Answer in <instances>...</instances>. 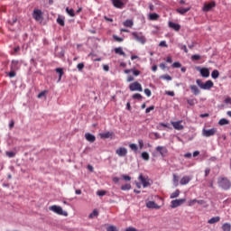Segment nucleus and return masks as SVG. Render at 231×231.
I'll return each mask as SVG.
<instances>
[{
  "instance_id": "obj_1",
  "label": "nucleus",
  "mask_w": 231,
  "mask_h": 231,
  "mask_svg": "<svg viewBox=\"0 0 231 231\" xmlns=\"http://www.w3.org/2000/svg\"><path fill=\"white\" fill-rule=\"evenodd\" d=\"M217 184L220 189H223V190H229V189H231L230 180L226 177H218Z\"/></svg>"
},
{
  "instance_id": "obj_2",
  "label": "nucleus",
  "mask_w": 231,
  "mask_h": 231,
  "mask_svg": "<svg viewBox=\"0 0 231 231\" xmlns=\"http://www.w3.org/2000/svg\"><path fill=\"white\" fill-rule=\"evenodd\" d=\"M196 84L197 86H199V88H200V89L207 90V89H212V88H214V82L212 80H208L205 83H203L201 79H197Z\"/></svg>"
},
{
  "instance_id": "obj_3",
  "label": "nucleus",
  "mask_w": 231,
  "mask_h": 231,
  "mask_svg": "<svg viewBox=\"0 0 231 231\" xmlns=\"http://www.w3.org/2000/svg\"><path fill=\"white\" fill-rule=\"evenodd\" d=\"M49 210L58 214L59 216H68V212L64 211L60 206L53 205L49 208Z\"/></svg>"
},
{
  "instance_id": "obj_4",
  "label": "nucleus",
  "mask_w": 231,
  "mask_h": 231,
  "mask_svg": "<svg viewBox=\"0 0 231 231\" xmlns=\"http://www.w3.org/2000/svg\"><path fill=\"white\" fill-rule=\"evenodd\" d=\"M132 35L134 39L141 44H145L147 42V38H145L142 32H132Z\"/></svg>"
},
{
  "instance_id": "obj_5",
  "label": "nucleus",
  "mask_w": 231,
  "mask_h": 231,
  "mask_svg": "<svg viewBox=\"0 0 231 231\" xmlns=\"http://www.w3.org/2000/svg\"><path fill=\"white\" fill-rule=\"evenodd\" d=\"M217 133V128H211V129H203L202 130V136L206 138H210V136H214Z\"/></svg>"
},
{
  "instance_id": "obj_6",
  "label": "nucleus",
  "mask_w": 231,
  "mask_h": 231,
  "mask_svg": "<svg viewBox=\"0 0 231 231\" xmlns=\"http://www.w3.org/2000/svg\"><path fill=\"white\" fill-rule=\"evenodd\" d=\"M130 91H143V88H142V84H140L138 81H135L129 85Z\"/></svg>"
},
{
  "instance_id": "obj_7",
  "label": "nucleus",
  "mask_w": 231,
  "mask_h": 231,
  "mask_svg": "<svg viewBox=\"0 0 231 231\" xmlns=\"http://www.w3.org/2000/svg\"><path fill=\"white\" fill-rule=\"evenodd\" d=\"M139 180L143 187V189H147V187H151V180L148 177H143V175H139Z\"/></svg>"
},
{
  "instance_id": "obj_8",
  "label": "nucleus",
  "mask_w": 231,
  "mask_h": 231,
  "mask_svg": "<svg viewBox=\"0 0 231 231\" xmlns=\"http://www.w3.org/2000/svg\"><path fill=\"white\" fill-rule=\"evenodd\" d=\"M187 200L185 199H175L171 201V208H178V207H181L183 203H185Z\"/></svg>"
},
{
  "instance_id": "obj_9",
  "label": "nucleus",
  "mask_w": 231,
  "mask_h": 231,
  "mask_svg": "<svg viewBox=\"0 0 231 231\" xmlns=\"http://www.w3.org/2000/svg\"><path fill=\"white\" fill-rule=\"evenodd\" d=\"M32 17L36 21H42V11L41 9H34L32 12Z\"/></svg>"
},
{
  "instance_id": "obj_10",
  "label": "nucleus",
  "mask_w": 231,
  "mask_h": 231,
  "mask_svg": "<svg viewBox=\"0 0 231 231\" xmlns=\"http://www.w3.org/2000/svg\"><path fill=\"white\" fill-rule=\"evenodd\" d=\"M155 150L157 151V152H159V154H161L162 158H165L167 152H169L167 147L165 146H157Z\"/></svg>"
},
{
  "instance_id": "obj_11",
  "label": "nucleus",
  "mask_w": 231,
  "mask_h": 231,
  "mask_svg": "<svg viewBox=\"0 0 231 231\" xmlns=\"http://www.w3.org/2000/svg\"><path fill=\"white\" fill-rule=\"evenodd\" d=\"M112 5L115 8L122 9L125 5V2L124 0H112Z\"/></svg>"
},
{
  "instance_id": "obj_12",
  "label": "nucleus",
  "mask_w": 231,
  "mask_h": 231,
  "mask_svg": "<svg viewBox=\"0 0 231 231\" xmlns=\"http://www.w3.org/2000/svg\"><path fill=\"white\" fill-rule=\"evenodd\" d=\"M116 153L118 154L121 158H124L127 156V148L125 147H119L116 151Z\"/></svg>"
},
{
  "instance_id": "obj_13",
  "label": "nucleus",
  "mask_w": 231,
  "mask_h": 231,
  "mask_svg": "<svg viewBox=\"0 0 231 231\" xmlns=\"http://www.w3.org/2000/svg\"><path fill=\"white\" fill-rule=\"evenodd\" d=\"M181 122L183 121L171 122V125L176 131H183L184 126L181 125Z\"/></svg>"
},
{
  "instance_id": "obj_14",
  "label": "nucleus",
  "mask_w": 231,
  "mask_h": 231,
  "mask_svg": "<svg viewBox=\"0 0 231 231\" xmlns=\"http://www.w3.org/2000/svg\"><path fill=\"white\" fill-rule=\"evenodd\" d=\"M21 68V63H19V60H13L11 62V69H14V71H17Z\"/></svg>"
},
{
  "instance_id": "obj_15",
  "label": "nucleus",
  "mask_w": 231,
  "mask_h": 231,
  "mask_svg": "<svg viewBox=\"0 0 231 231\" xmlns=\"http://www.w3.org/2000/svg\"><path fill=\"white\" fill-rule=\"evenodd\" d=\"M216 7V2H211L208 4L204 5L203 12H210L212 8Z\"/></svg>"
},
{
  "instance_id": "obj_16",
  "label": "nucleus",
  "mask_w": 231,
  "mask_h": 231,
  "mask_svg": "<svg viewBox=\"0 0 231 231\" xmlns=\"http://www.w3.org/2000/svg\"><path fill=\"white\" fill-rule=\"evenodd\" d=\"M201 77L204 79H208L210 77V70L207 68H202L199 69Z\"/></svg>"
},
{
  "instance_id": "obj_17",
  "label": "nucleus",
  "mask_w": 231,
  "mask_h": 231,
  "mask_svg": "<svg viewBox=\"0 0 231 231\" xmlns=\"http://www.w3.org/2000/svg\"><path fill=\"white\" fill-rule=\"evenodd\" d=\"M169 28H171V30H174L175 32H180V30H181V25H180V23L169 22Z\"/></svg>"
},
{
  "instance_id": "obj_18",
  "label": "nucleus",
  "mask_w": 231,
  "mask_h": 231,
  "mask_svg": "<svg viewBox=\"0 0 231 231\" xmlns=\"http://www.w3.org/2000/svg\"><path fill=\"white\" fill-rule=\"evenodd\" d=\"M85 138L87 142H89L90 143H94V142L97 140V137H95V135L87 133L85 134Z\"/></svg>"
},
{
  "instance_id": "obj_19",
  "label": "nucleus",
  "mask_w": 231,
  "mask_h": 231,
  "mask_svg": "<svg viewBox=\"0 0 231 231\" xmlns=\"http://www.w3.org/2000/svg\"><path fill=\"white\" fill-rule=\"evenodd\" d=\"M176 12L178 14H180V15H185L187 12H190V7H187V8L180 7L176 9Z\"/></svg>"
},
{
  "instance_id": "obj_20",
  "label": "nucleus",
  "mask_w": 231,
  "mask_h": 231,
  "mask_svg": "<svg viewBox=\"0 0 231 231\" xmlns=\"http://www.w3.org/2000/svg\"><path fill=\"white\" fill-rule=\"evenodd\" d=\"M189 88H190L191 92L193 93V95H195V96H198V95H199V93H201V91L196 85H191L189 87Z\"/></svg>"
},
{
  "instance_id": "obj_21",
  "label": "nucleus",
  "mask_w": 231,
  "mask_h": 231,
  "mask_svg": "<svg viewBox=\"0 0 231 231\" xmlns=\"http://www.w3.org/2000/svg\"><path fill=\"white\" fill-rule=\"evenodd\" d=\"M219 221H221V217H213L209 220H208V223L209 225H214L216 223H219Z\"/></svg>"
},
{
  "instance_id": "obj_22",
  "label": "nucleus",
  "mask_w": 231,
  "mask_h": 231,
  "mask_svg": "<svg viewBox=\"0 0 231 231\" xmlns=\"http://www.w3.org/2000/svg\"><path fill=\"white\" fill-rule=\"evenodd\" d=\"M190 180H192V179H190V177H189V176H184V177H182V178L180 179V185H188V183L190 181Z\"/></svg>"
},
{
  "instance_id": "obj_23",
  "label": "nucleus",
  "mask_w": 231,
  "mask_h": 231,
  "mask_svg": "<svg viewBox=\"0 0 231 231\" xmlns=\"http://www.w3.org/2000/svg\"><path fill=\"white\" fill-rule=\"evenodd\" d=\"M147 208H160V206L154 201H149L146 203Z\"/></svg>"
},
{
  "instance_id": "obj_24",
  "label": "nucleus",
  "mask_w": 231,
  "mask_h": 231,
  "mask_svg": "<svg viewBox=\"0 0 231 231\" xmlns=\"http://www.w3.org/2000/svg\"><path fill=\"white\" fill-rule=\"evenodd\" d=\"M160 19V15L156 13H152L149 14L150 21H158Z\"/></svg>"
},
{
  "instance_id": "obj_25",
  "label": "nucleus",
  "mask_w": 231,
  "mask_h": 231,
  "mask_svg": "<svg viewBox=\"0 0 231 231\" xmlns=\"http://www.w3.org/2000/svg\"><path fill=\"white\" fill-rule=\"evenodd\" d=\"M100 138L106 139V138H111V136H113V133L111 132H106V133H102L99 134Z\"/></svg>"
},
{
  "instance_id": "obj_26",
  "label": "nucleus",
  "mask_w": 231,
  "mask_h": 231,
  "mask_svg": "<svg viewBox=\"0 0 231 231\" xmlns=\"http://www.w3.org/2000/svg\"><path fill=\"white\" fill-rule=\"evenodd\" d=\"M56 73H59V79L58 82H60V80L62 79V75H64V70L60 68H58L55 69Z\"/></svg>"
},
{
  "instance_id": "obj_27",
  "label": "nucleus",
  "mask_w": 231,
  "mask_h": 231,
  "mask_svg": "<svg viewBox=\"0 0 231 231\" xmlns=\"http://www.w3.org/2000/svg\"><path fill=\"white\" fill-rule=\"evenodd\" d=\"M115 53H116V55H123L124 57H125V52H124V50L122 49V47L116 48Z\"/></svg>"
},
{
  "instance_id": "obj_28",
  "label": "nucleus",
  "mask_w": 231,
  "mask_h": 231,
  "mask_svg": "<svg viewBox=\"0 0 231 231\" xmlns=\"http://www.w3.org/2000/svg\"><path fill=\"white\" fill-rule=\"evenodd\" d=\"M134 24V23L133 22V20H126L124 22V26H125L126 28H133Z\"/></svg>"
},
{
  "instance_id": "obj_29",
  "label": "nucleus",
  "mask_w": 231,
  "mask_h": 231,
  "mask_svg": "<svg viewBox=\"0 0 231 231\" xmlns=\"http://www.w3.org/2000/svg\"><path fill=\"white\" fill-rule=\"evenodd\" d=\"M180 189H176L173 193L171 194L170 198L171 199H174L176 198H179L180 197Z\"/></svg>"
},
{
  "instance_id": "obj_30",
  "label": "nucleus",
  "mask_w": 231,
  "mask_h": 231,
  "mask_svg": "<svg viewBox=\"0 0 231 231\" xmlns=\"http://www.w3.org/2000/svg\"><path fill=\"white\" fill-rule=\"evenodd\" d=\"M141 158H143V160H144L145 162H149L150 160L149 152H143L141 154Z\"/></svg>"
},
{
  "instance_id": "obj_31",
  "label": "nucleus",
  "mask_w": 231,
  "mask_h": 231,
  "mask_svg": "<svg viewBox=\"0 0 231 231\" xmlns=\"http://www.w3.org/2000/svg\"><path fill=\"white\" fill-rule=\"evenodd\" d=\"M223 231H231V225L229 223H225L222 225Z\"/></svg>"
},
{
  "instance_id": "obj_32",
  "label": "nucleus",
  "mask_w": 231,
  "mask_h": 231,
  "mask_svg": "<svg viewBox=\"0 0 231 231\" xmlns=\"http://www.w3.org/2000/svg\"><path fill=\"white\" fill-rule=\"evenodd\" d=\"M211 77L212 79H219V70L217 69H214L211 73Z\"/></svg>"
},
{
  "instance_id": "obj_33",
  "label": "nucleus",
  "mask_w": 231,
  "mask_h": 231,
  "mask_svg": "<svg viewBox=\"0 0 231 231\" xmlns=\"http://www.w3.org/2000/svg\"><path fill=\"white\" fill-rule=\"evenodd\" d=\"M228 124H230V122L226 118H222L218 122V125H228Z\"/></svg>"
},
{
  "instance_id": "obj_34",
  "label": "nucleus",
  "mask_w": 231,
  "mask_h": 231,
  "mask_svg": "<svg viewBox=\"0 0 231 231\" xmlns=\"http://www.w3.org/2000/svg\"><path fill=\"white\" fill-rule=\"evenodd\" d=\"M129 148L131 149V151H134V152H138V146L136 144L130 143Z\"/></svg>"
},
{
  "instance_id": "obj_35",
  "label": "nucleus",
  "mask_w": 231,
  "mask_h": 231,
  "mask_svg": "<svg viewBox=\"0 0 231 231\" xmlns=\"http://www.w3.org/2000/svg\"><path fill=\"white\" fill-rule=\"evenodd\" d=\"M97 216H98V210L94 209L93 212L89 214L88 217L93 219V217H97Z\"/></svg>"
},
{
  "instance_id": "obj_36",
  "label": "nucleus",
  "mask_w": 231,
  "mask_h": 231,
  "mask_svg": "<svg viewBox=\"0 0 231 231\" xmlns=\"http://www.w3.org/2000/svg\"><path fill=\"white\" fill-rule=\"evenodd\" d=\"M66 12L70 17H75V10L73 9H69L68 7L66 8Z\"/></svg>"
},
{
  "instance_id": "obj_37",
  "label": "nucleus",
  "mask_w": 231,
  "mask_h": 231,
  "mask_svg": "<svg viewBox=\"0 0 231 231\" xmlns=\"http://www.w3.org/2000/svg\"><path fill=\"white\" fill-rule=\"evenodd\" d=\"M162 80H172V77H171L169 74H165L160 77Z\"/></svg>"
},
{
  "instance_id": "obj_38",
  "label": "nucleus",
  "mask_w": 231,
  "mask_h": 231,
  "mask_svg": "<svg viewBox=\"0 0 231 231\" xmlns=\"http://www.w3.org/2000/svg\"><path fill=\"white\" fill-rule=\"evenodd\" d=\"M113 39L116 42H124V38H120L117 35L114 34L113 35Z\"/></svg>"
},
{
  "instance_id": "obj_39",
  "label": "nucleus",
  "mask_w": 231,
  "mask_h": 231,
  "mask_svg": "<svg viewBox=\"0 0 231 231\" xmlns=\"http://www.w3.org/2000/svg\"><path fill=\"white\" fill-rule=\"evenodd\" d=\"M121 190H131V184H125L121 187Z\"/></svg>"
},
{
  "instance_id": "obj_40",
  "label": "nucleus",
  "mask_w": 231,
  "mask_h": 231,
  "mask_svg": "<svg viewBox=\"0 0 231 231\" xmlns=\"http://www.w3.org/2000/svg\"><path fill=\"white\" fill-rule=\"evenodd\" d=\"M196 201H198L196 199L189 200L188 207H194V205L197 203Z\"/></svg>"
},
{
  "instance_id": "obj_41",
  "label": "nucleus",
  "mask_w": 231,
  "mask_h": 231,
  "mask_svg": "<svg viewBox=\"0 0 231 231\" xmlns=\"http://www.w3.org/2000/svg\"><path fill=\"white\" fill-rule=\"evenodd\" d=\"M133 98L134 99V100H142V98H143V97H142V95L141 94H134V95H133Z\"/></svg>"
},
{
  "instance_id": "obj_42",
  "label": "nucleus",
  "mask_w": 231,
  "mask_h": 231,
  "mask_svg": "<svg viewBox=\"0 0 231 231\" xmlns=\"http://www.w3.org/2000/svg\"><path fill=\"white\" fill-rule=\"evenodd\" d=\"M192 60H199L201 56L199 54H194L191 56Z\"/></svg>"
},
{
  "instance_id": "obj_43",
  "label": "nucleus",
  "mask_w": 231,
  "mask_h": 231,
  "mask_svg": "<svg viewBox=\"0 0 231 231\" xmlns=\"http://www.w3.org/2000/svg\"><path fill=\"white\" fill-rule=\"evenodd\" d=\"M106 231H118V229L115 226H109L106 227Z\"/></svg>"
},
{
  "instance_id": "obj_44",
  "label": "nucleus",
  "mask_w": 231,
  "mask_h": 231,
  "mask_svg": "<svg viewBox=\"0 0 231 231\" xmlns=\"http://www.w3.org/2000/svg\"><path fill=\"white\" fill-rule=\"evenodd\" d=\"M5 154L8 158H14L15 156V152H6Z\"/></svg>"
},
{
  "instance_id": "obj_45",
  "label": "nucleus",
  "mask_w": 231,
  "mask_h": 231,
  "mask_svg": "<svg viewBox=\"0 0 231 231\" xmlns=\"http://www.w3.org/2000/svg\"><path fill=\"white\" fill-rule=\"evenodd\" d=\"M132 73L133 75H134V77H138L142 72L140 70L133 69Z\"/></svg>"
},
{
  "instance_id": "obj_46",
  "label": "nucleus",
  "mask_w": 231,
  "mask_h": 231,
  "mask_svg": "<svg viewBox=\"0 0 231 231\" xmlns=\"http://www.w3.org/2000/svg\"><path fill=\"white\" fill-rule=\"evenodd\" d=\"M144 94L146 95V97H151L152 95V93L151 92V89L149 88L144 89Z\"/></svg>"
},
{
  "instance_id": "obj_47",
  "label": "nucleus",
  "mask_w": 231,
  "mask_h": 231,
  "mask_svg": "<svg viewBox=\"0 0 231 231\" xmlns=\"http://www.w3.org/2000/svg\"><path fill=\"white\" fill-rule=\"evenodd\" d=\"M8 75H9L10 79H14V77H15V75H16L15 70L11 69V71L9 72Z\"/></svg>"
},
{
  "instance_id": "obj_48",
  "label": "nucleus",
  "mask_w": 231,
  "mask_h": 231,
  "mask_svg": "<svg viewBox=\"0 0 231 231\" xmlns=\"http://www.w3.org/2000/svg\"><path fill=\"white\" fill-rule=\"evenodd\" d=\"M57 23H58V24H60V26H64V19H62V18H58V19H57Z\"/></svg>"
},
{
  "instance_id": "obj_49",
  "label": "nucleus",
  "mask_w": 231,
  "mask_h": 231,
  "mask_svg": "<svg viewBox=\"0 0 231 231\" xmlns=\"http://www.w3.org/2000/svg\"><path fill=\"white\" fill-rule=\"evenodd\" d=\"M77 68H78L79 71H82V69H84V63H79L77 65Z\"/></svg>"
},
{
  "instance_id": "obj_50",
  "label": "nucleus",
  "mask_w": 231,
  "mask_h": 231,
  "mask_svg": "<svg viewBox=\"0 0 231 231\" xmlns=\"http://www.w3.org/2000/svg\"><path fill=\"white\" fill-rule=\"evenodd\" d=\"M46 93H48L47 90L42 91V92L38 95V98H42V97H44V96L46 95Z\"/></svg>"
},
{
  "instance_id": "obj_51",
  "label": "nucleus",
  "mask_w": 231,
  "mask_h": 231,
  "mask_svg": "<svg viewBox=\"0 0 231 231\" xmlns=\"http://www.w3.org/2000/svg\"><path fill=\"white\" fill-rule=\"evenodd\" d=\"M150 111H154V106H151L148 108H146L145 113L149 114Z\"/></svg>"
},
{
  "instance_id": "obj_52",
  "label": "nucleus",
  "mask_w": 231,
  "mask_h": 231,
  "mask_svg": "<svg viewBox=\"0 0 231 231\" xmlns=\"http://www.w3.org/2000/svg\"><path fill=\"white\" fill-rule=\"evenodd\" d=\"M138 143H139V149H143V140L139 139Z\"/></svg>"
},
{
  "instance_id": "obj_53",
  "label": "nucleus",
  "mask_w": 231,
  "mask_h": 231,
  "mask_svg": "<svg viewBox=\"0 0 231 231\" xmlns=\"http://www.w3.org/2000/svg\"><path fill=\"white\" fill-rule=\"evenodd\" d=\"M172 68H181V63L176 61L172 64Z\"/></svg>"
},
{
  "instance_id": "obj_54",
  "label": "nucleus",
  "mask_w": 231,
  "mask_h": 231,
  "mask_svg": "<svg viewBox=\"0 0 231 231\" xmlns=\"http://www.w3.org/2000/svg\"><path fill=\"white\" fill-rule=\"evenodd\" d=\"M178 176L176 174H173V183H175L176 186L178 185Z\"/></svg>"
},
{
  "instance_id": "obj_55",
  "label": "nucleus",
  "mask_w": 231,
  "mask_h": 231,
  "mask_svg": "<svg viewBox=\"0 0 231 231\" xmlns=\"http://www.w3.org/2000/svg\"><path fill=\"white\" fill-rule=\"evenodd\" d=\"M159 46H162L163 48H167V42H165V41L161 42Z\"/></svg>"
},
{
  "instance_id": "obj_56",
  "label": "nucleus",
  "mask_w": 231,
  "mask_h": 231,
  "mask_svg": "<svg viewBox=\"0 0 231 231\" xmlns=\"http://www.w3.org/2000/svg\"><path fill=\"white\" fill-rule=\"evenodd\" d=\"M97 196H106V190L97 191Z\"/></svg>"
},
{
  "instance_id": "obj_57",
  "label": "nucleus",
  "mask_w": 231,
  "mask_h": 231,
  "mask_svg": "<svg viewBox=\"0 0 231 231\" xmlns=\"http://www.w3.org/2000/svg\"><path fill=\"white\" fill-rule=\"evenodd\" d=\"M123 180H125V181H131V177L129 175L123 176Z\"/></svg>"
},
{
  "instance_id": "obj_58",
  "label": "nucleus",
  "mask_w": 231,
  "mask_h": 231,
  "mask_svg": "<svg viewBox=\"0 0 231 231\" xmlns=\"http://www.w3.org/2000/svg\"><path fill=\"white\" fill-rule=\"evenodd\" d=\"M196 203H198V205H205V200H203V199L198 200L197 199Z\"/></svg>"
},
{
  "instance_id": "obj_59",
  "label": "nucleus",
  "mask_w": 231,
  "mask_h": 231,
  "mask_svg": "<svg viewBox=\"0 0 231 231\" xmlns=\"http://www.w3.org/2000/svg\"><path fill=\"white\" fill-rule=\"evenodd\" d=\"M134 80V77H133V76L127 77V82H133Z\"/></svg>"
},
{
  "instance_id": "obj_60",
  "label": "nucleus",
  "mask_w": 231,
  "mask_h": 231,
  "mask_svg": "<svg viewBox=\"0 0 231 231\" xmlns=\"http://www.w3.org/2000/svg\"><path fill=\"white\" fill-rule=\"evenodd\" d=\"M208 174H210V168H207L205 170V177L207 178V176H208Z\"/></svg>"
},
{
  "instance_id": "obj_61",
  "label": "nucleus",
  "mask_w": 231,
  "mask_h": 231,
  "mask_svg": "<svg viewBox=\"0 0 231 231\" xmlns=\"http://www.w3.org/2000/svg\"><path fill=\"white\" fill-rule=\"evenodd\" d=\"M225 104H231V97H227L225 99Z\"/></svg>"
},
{
  "instance_id": "obj_62",
  "label": "nucleus",
  "mask_w": 231,
  "mask_h": 231,
  "mask_svg": "<svg viewBox=\"0 0 231 231\" xmlns=\"http://www.w3.org/2000/svg\"><path fill=\"white\" fill-rule=\"evenodd\" d=\"M184 158H192V153L188 152V153L184 154Z\"/></svg>"
},
{
  "instance_id": "obj_63",
  "label": "nucleus",
  "mask_w": 231,
  "mask_h": 231,
  "mask_svg": "<svg viewBox=\"0 0 231 231\" xmlns=\"http://www.w3.org/2000/svg\"><path fill=\"white\" fill-rule=\"evenodd\" d=\"M166 94L169 95V97H174V91H168Z\"/></svg>"
},
{
  "instance_id": "obj_64",
  "label": "nucleus",
  "mask_w": 231,
  "mask_h": 231,
  "mask_svg": "<svg viewBox=\"0 0 231 231\" xmlns=\"http://www.w3.org/2000/svg\"><path fill=\"white\" fill-rule=\"evenodd\" d=\"M104 71H109V65L103 66Z\"/></svg>"
}]
</instances>
